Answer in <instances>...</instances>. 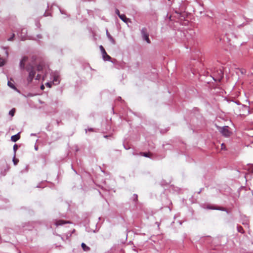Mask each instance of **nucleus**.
I'll list each match as a JSON object with an SVG mask.
<instances>
[{
    "instance_id": "nucleus-1",
    "label": "nucleus",
    "mask_w": 253,
    "mask_h": 253,
    "mask_svg": "<svg viewBox=\"0 0 253 253\" xmlns=\"http://www.w3.org/2000/svg\"><path fill=\"white\" fill-rule=\"evenodd\" d=\"M27 60L28 57L27 56H24L22 58L20 62V68L21 69H24L25 68V64ZM26 69L28 72H29V76L27 79L29 84L32 82L35 77H36V80H39L41 79V75L40 74H38L36 76V72L33 66L31 64H29L26 67Z\"/></svg>"
},
{
    "instance_id": "nucleus-2",
    "label": "nucleus",
    "mask_w": 253,
    "mask_h": 253,
    "mask_svg": "<svg viewBox=\"0 0 253 253\" xmlns=\"http://www.w3.org/2000/svg\"><path fill=\"white\" fill-rule=\"evenodd\" d=\"M218 129L219 132L225 137H229L231 134V132L230 131L229 127L228 126L218 127Z\"/></svg>"
},
{
    "instance_id": "nucleus-3",
    "label": "nucleus",
    "mask_w": 253,
    "mask_h": 253,
    "mask_svg": "<svg viewBox=\"0 0 253 253\" xmlns=\"http://www.w3.org/2000/svg\"><path fill=\"white\" fill-rule=\"evenodd\" d=\"M141 34L143 39L145 40L148 43H150L151 42L149 38V35L148 34L146 28H144L142 29Z\"/></svg>"
},
{
    "instance_id": "nucleus-4",
    "label": "nucleus",
    "mask_w": 253,
    "mask_h": 253,
    "mask_svg": "<svg viewBox=\"0 0 253 253\" xmlns=\"http://www.w3.org/2000/svg\"><path fill=\"white\" fill-rule=\"evenodd\" d=\"M99 48L101 51L103 59L105 61L110 60L111 59V57L107 54V53H106V52L105 49L104 48V47H103V46L100 45L99 46Z\"/></svg>"
},
{
    "instance_id": "nucleus-5",
    "label": "nucleus",
    "mask_w": 253,
    "mask_h": 253,
    "mask_svg": "<svg viewBox=\"0 0 253 253\" xmlns=\"http://www.w3.org/2000/svg\"><path fill=\"white\" fill-rule=\"evenodd\" d=\"M217 72H218V76H215L214 75V77H213V78L215 81H218L220 82L223 78V72L222 71V70H220L219 71H218Z\"/></svg>"
},
{
    "instance_id": "nucleus-6",
    "label": "nucleus",
    "mask_w": 253,
    "mask_h": 253,
    "mask_svg": "<svg viewBox=\"0 0 253 253\" xmlns=\"http://www.w3.org/2000/svg\"><path fill=\"white\" fill-rule=\"evenodd\" d=\"M20 134L19 133H18V134H17L16 135H12L11 137V140L13 142H16L17 140H18L20 139Z\"/></svg>"
},
{
    "instance_id": "nucleus-7",
    "label": "nucleus",
    "mask_w": 253,
    "mask_h": 253,
    "mask_svg": "<svg viewBox=\"0 0 253 253\" xmlns=\"http://www.w3.org/2000/svg\"><path fill=\"white\" fill-rule=\"evenodd\" d=\"M69 221H66L63 220H59L58 221H56L55 222V224L56 226H59L62 225L63 224H64L65 223H69Z\"/></svg>"
},
{
    "instance_id": "nucleus-8",
    "label": "nucleus",
    "mask_w": 253,
    "mask_h": 253,
    "mask_svg": "<svg viewBox=\"0 0 253 253\" xmlns=\"http://www.w3.org/2000/svg\"><path fill=\"white\" fill-rule=\"evenodd\" d=\"M22 34H26V30L24 29H22L21 30V35H20V37L22 39V40L23 41H25L26 40V36L25 35H22Z\"/></svg>"
},
{
    "instance_id": "nucleus-9",
    "label": "nucleus",
    "mask_w": 253,
    "mask_h": 253,
    "mask_svg": "<svg viewBox=\"0 0 253 253\" xmlns=\"http://www.w3.org/2000/svg\"><path fill=\"white\" fill-rule=\"evenodd\" d=\"M81 246L82 247L83 250L85 252H87L90 250L89 247L87 246L84 243H82Z\"/></svg>"
},
{
    "instance_id": "nucleus-10",
    "label": "nucleus",
    "mask_w": 253,
    "mask_h": 253,
    "mask_svg": "<svg viewBox=\"0 0 253 253\" xmlns=\"http://www.w3.org/2000/svg\"><path fill=\"white\" fill-rule=\"evenodd\" d=\"M140 155L141 156H143L144 157H149V158H151L152 154L150 153V152H148V153H146V152H142L140 153Z\"/></svg>"
},
{
    "instance_id": "nucleus-11",
    "label": "nucleus",
    "mask_w": 253,
    "mask_h": 253,
    "mask_svg": "<svg viewBox=\"0 0 253 253\" xmlns=\"http://www.w3.org/2000/svg\"><path fill=\"white\" fill-rule=\"evenodd\" d=\"M120 18L124 22H127V21L128 20V19H127L126 15H124V14H121L120 16H119Z\"/></svg>"
},
{
    "instance_id": "nucleus-12",
    "label": "nucleus",
    "mask_w": 253,
    "mask_h": 253,
    "mask_svg": "<svg viewBox=\"0 0 253 253\" xmlns=\"http://www.w3.org/2000/svg\"><path fill=\"white\" fill-rule=\"evenodd\" d=\"M43 69V65L42 64H39L37 66L36 70L38 72L42 71Z\"/></svg>"
},
{
    "instance_id": "nucleus-13",
    "label": "nucleus",
    "mask_w": 253,
    "mask_h": 253,
    "mask_svg": "<svg viewBox=\"0 0 253 253\" xmlns=\"http://www.w3.org/2000/svg\"><path fill=\"white\" fill-rule=\"evenodd\" d=\"M15 108H13L9 112V115H10L11 117H13L14 116V114H15Z\"/></svg>"
},
{
    "instance_id": "nucleus-14",
    "label": "nucleus",
    "mask_w": 253,
    "mask_h": 253,
    "mask_svg": "<svg viewBox=\"0 0 253 253\" xmlns=\"http://www.w3.org/2000/svg\"><path fill=\"white\" fill-rule=\"evenodd\" d=\"M5 63V61L4 59L0 58V67L3 66Z\"/></svg>"
},
{
    "instance_id": "nucleus-15",
    "label": "nucleus",
    "mask_w": 253,
    "mask_h": 253,
    "mask_svg": "<svg viewBox=\"0 0 253 253\" xmlns=\"http://www.w3.org/2000/svg\"><path fill=\"white\" fill-rule=\"evenodd\" d=\"M107 34L108 37L110 39V41L113 44H115V41L114 39L108 33H107Z\"/></svg>"
},
{
    "instance_id": "nucleus-16",
    "label": "nucleus",
    "mask_w": 253,
    "mask_h": 253,
    "mask_svg": "<svg viewBox=\"0 0 253 253\" xmlns=\"http://www.w3.org/2000/svg\"><path fill=\"white\" fill-rule=\"evenodd\" d=\"M7 84L11 88H13V89L15 88V86H14V85L10 82L8 81L7 83Z\"/></svg>"
},
{
    "instance_id": "nucleus-17",
    "label": "nucleus",
    "mask_w": 253,
    "mask_h": 253,
    "mask_svg": "<svg viewBox=\"0 0 253 253\" xmlns=\"http://www.w3.org/2000/svg\"><path fill=\"white\" fill-rule=\"evenodd\" d=\"M238 231L239 232L243 233L244 232V229L242 226H239L238 227Z\"/></svg>"
},
{
    "instance_id": "nucleus-18",
    "label": "nucleus",
    "mask_w": 253,
    "mask_h": 253,
    "mask_svg": "<svg viewBox=\"0 0 253 253\" xmlns=\"http://www.w3.org/2000/svg\"><path fill=\"white\" fill-rule=\"evenodd\" d=\"M221 149L225 150L226 149V146L225 145L224 143H222L221 145Z\"/></svg>"
},
{
    "instance_id": "nucleus-19",
    "label": "nucleus",
    "mask_w": 253,
    "mask_h": 253,
    "mask_svg": "<svg viewBox=\"0 0 253 253\" xmlns=\"http://www.w3.org/2000/svg\"><path fill=\"white\" fill-rule=\"evenodd\" d=\"M14 37H15V35H14V34H12V36H11L10 38H9V39H8V41H13V39H14Z\"/></svg>"
},
{
    "instance_id": "nucleus-20",
    "label": "nucleus",
    "mask_w": 253,
    "mask_h": 253,
    "mask_svg": "<svg viewBox=\"0 0 253 253\" xmlns=\"http://www.w3.org/2000/svg\"><path fill=\"white\" fill-rule=\"evenodd\" d=\"M13 162L14 163V164L15 165H16L17 164V163L18 162V160L14 158L13 160Z\"/></svg>"
},
{
    "instance_id": "nucleus-21",
    "label": "nucleus",
    "mask_w": 253,
    "mask_h": 253,
    "mask_svg": "<svg viewBox=\"0 0 253 253\" xmlns=\"http://www.w3.org/2000/svg\"><path fill=\"white\" fill-rule=\"evenodd\" d=\"M115 13L119 16V17L121 15V14H120V13L119 9H116L115 10Z\"/></svg>"
},
{
    "instance_id": "nucleus-22",
    "label": "nucleus",
    "mask_w": 253,
    "mask_h": 253,
    "mask_svg": "<svg viewBox=\"0 0 253 253\" xmlns=\"http://www.w3.org/2000/svg\"><path fill=\"white\" fill-rule=\"evenodd\" d=\"M46 85L47 86H48V87H51V85H52V83H47L46 84Z\"/></svg>"
},
{
    "instance_id": "nucleus-23",
    "label": "nucleus",
    "mask_w": 253,
    "mask_h": 253,
    "mask_svg": "<svg viewBox=\"0 0 253 253\" xmlns=\"http://www.w3.org/2000/svg\"><path fill=\"white\" fill-rule=\"evenodd\" d=\"M18 149V146L16 144H15L13 146L14 151L15 152Z\"/></svg>"
},
{
    "instance_id": "nucleus-24",
    "label": "nucleus",
    "mask_w": 253,
    "mask_h": 253,
    "mask_svg": "<svg viewBox=\"0 0 253 253\" xmlns=\"http://www.w3.org/2000/svg\"><path fill=\"white\" fill-rule=\"evenodd\" d=\"M41 88L42 90L44 89V85L43 84L41 86Z\"/></svg>"
},
{
    "instance_id": "nucleus-25",
    "label": "nucleus",
    "mask_w": 253,
    "mask_h": 253,
    "mask_svg": "<svg viewBox=\"0 0 253 253\" xmlns=\"http://www.w3.org/2000/svg\"><path fill=\"white\" fill-rule=\"evenodd\" d=\"M54 81V82H57V78H54V81Z\"/></svg>"
},
{
    "instance_id": "nucleus-26",
    "label": "nucleus",
    "mask_w": 253,
    "mask_h": 253,
    "mask_svg": "<svg viewBox=\"0 0 253 253\" xmlns=\"http://www.w3.org/2000/svg\"><path fill=\"white\" fill-rule=\"evenodd\" d=\"M39 38H41L42 37L40 36H38Z\"/></svg>"
},
{
    "instance_id": "nucleus-27",
    "label": "nucleus",
    "mask_w": 253,
    "mask_h": 253,
    "mask_svg": "<svg viewBox=\"0 0 253 253\" xmlns=\"http://www.w3.org/2000/svg\"><path fill=\"white\" fill-rule=\"evenodd\" d=\"M215 209H216V210H217V208H216Z\"/></svg>"
}]
</instances>
